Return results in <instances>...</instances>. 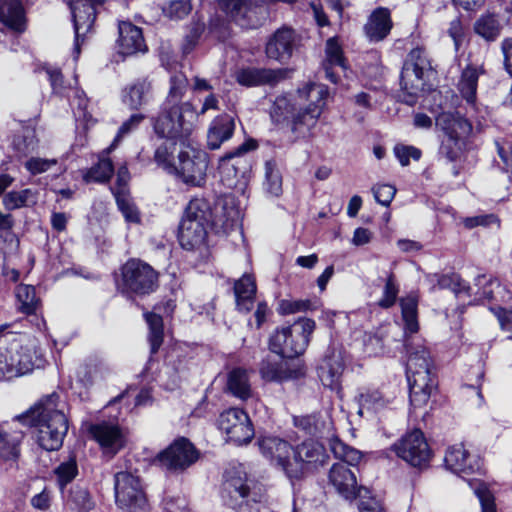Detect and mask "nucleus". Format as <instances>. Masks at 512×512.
Wrapping results in <instances>:
<instances>
[{
    "label": "nucleus",
    "instance_id": "27",
    "mask_svg": "<svg viewBox=\"0 0 512 512\" xmlns=\"http://www.w3.org/2000/svg\"><path fill=\"white\" fill-rule=\"evenodd\" d=\"M210 227L202 222L182 218L178 227L177 240L182 249L196 251L208 246Z\"/></svg>",
    "mask_w": 512,
    "mask_h": 512
},
{
    "label": "nucleus",
    "instance_id": "15",
    "mask_svg": "<svg viewBox=\"0 0 512 512\" xmlns=\"http://www.w3.org/2000/svg\"><path fill=\"white\" fill-rule=\"evenodd\" d=\"M250 479L243 464H230L223 473L220 496L225 506L236 509L251 493Z\"/></svg>",
    "mask_w": 512,
    "mask_h": 512
},
{
    "label": "nucleus",
    "instance_id": "45",
    "mask_svg": "<svg viewBox=\"0 0 512 512\" xmlns=\"http://www.w3.org/2000/svg\"><path fill=\"white\" fill-rule=\"evenodd\" d=\"M9 349L12 350L11 354L15 360V365L19 372V375H25L33 371L36 366L35 363V351H33L28 346H23L21 344L20 338L9 346Z\"/></svg>",
    "mask_w": 512,
    "mask_h": 512
},
{
    "label": "nucleus",
    "instance_id": "56",
    "mask_svg": "<svg viewBox=\"0 0 512 512\" xmlns=\"http://www.w3.org/2000/svg\"><path fill=\"white\" fill-rule=\"evenodd\" d=\"M499 280L496 278H487L486 275H479L476 278L475 285L478 287L475 292L474 301L481 304H487L488 308L494 297V285L496 286Z\"/></svg>",
    "mask_w": 512,
    "mask_h": 512
},
{
    "label": "nucleus",
    "instance_id": "44",
    "mask_svg": "<svg viewBox=\"0 0 512 512\" xmlns=\"http://www.w3.org/2000/svg\"><path fill=\"white\" fill-rule=\"evenodd\" d=\"M53 473L56 478V485L59 491L63 494L67 486L79 475L76 454L74 452L70 453L67 460L61 462L54 468Z\"/></svg>",
    "mask_w": 512,
    "mask_h": 512
},
{
    "label": "nucleus",
    "instance_id": "50",
    "mask_svg": "<svg viewBox=\"0 0 512 512\" xmlns=\"http://www.w3.org/2000/svg\"><path fill=\"white\" fill-rule=\"evenodd\" d=\"M399 292L400 285L398 283L396 274L393 271H389L386 274L384 281L382 296L376 302V305L381 309L387 310L392 308L397 302L400 304L401 298H398Z\"/></svg>",
    "mask_w": 512,
    "mask_h": 512
},
{
    "label": "nucleus",
    "instance_id": "20",
    "mask_svg": "<svg viewBox=\"0 0 512 512\" xmlns=\"http://www.w3.org/2000/svg\"><path fill=\"white\" fill-rule=\"evenodd\" d=\"M259 372L261 378L267 382L283 383L298 381L307 376V366L303 360L296 362L287 359H263Z\"/></svg>",
    "mask_w": 512,
    "mask_h": 512
},
{
    "label": "nucleus",
    "instance_id": "48",
    "mask_svg": "<svg viewBox=\"0 0 512 512\" xmlns=\"http://www.w3.org/2000/svg\"><path fill=\"white\" fill-rule=\"evenodd\" d=\"M164 362L170 366L176 373L188 370V353L179 343L173 342L164 348Z\"/></svg>",
    "mask_w": 512,
    "mask_h": 512
},
{
    "label": "nucleus",
    "instance_id": "51",
    "mask_svg": "<svg viewBox=\"0 0 512 512\" xmlns=\"http://www.w3.org/2000/svg\"><path fill=\"white\" fill-rule=\"evenodd\" d=\"M469 486L480 502L481 512H497L496 498L488 483L473 479L469 481Z\"/></svg>",
    "mask_w": 512,
    "mask_h": 512
},
{
    "label": "nucleus",
    "instance_id": "58",
    "mask_svg": "<svg viewBox=\"0 0 512 512\" xmlns=\"http://www.w3.org/2000/svg\"><path fill=\"white\" fill-rule=\"evenodd\" d=\"M265 185L271 195L280 196L282 194V176L277 169L275 160L265 162Z\"/></svg>",
    "mask_w": 512,
    "mask_h": 512
},
{
    "label": "nucleus",
    "instance_id": "35",
    "mask_svg": "<svg viewBox=\"0 0 512 512\" xmlns=\"http://www.w3.org/2000/svg\"><path fill=\"white\" fill-rule=\"evenodd\" d=\"M151 92V82L147 78H138L123 88L122 102L130 110L139 111L149 103Z\"/></svg>",
    "mask_w": 512,
    "mask_h": 512
},
{
    "label": "nucleus",
    "instance_id": "22",
    "mask_svg": "<svg viewBox=\"0 0 512 512\" xmlns=\"http://www.w3.org/2000/svg\"><path fill=\"white\" fill-rule=\"evenodd\" d=\"M345 369L341 351L334 344L328 345L317 366V376L324 387L337 390L341 387V377Z\"/></svg>",
    "mask_w": 512,
    "mask_h": 512
},
{
    "label": "nucleus",
    "instance_id": "21",
    "mask_svg": "<svg viewBox=\"0 0 512 512\" xmlns=\"http://www.w3.org/2000/svg\"><path fill=\"white\" fill-rule=\"evenodd\" d=\"M88 432L101 448L102 454L114 458L126 446V437L118 424L107 421L91 424Z\"/></svg>",
    "mask_w": 512,
    "mask_h": 512
},
{
    "label": "nucleus",
    "instance_id": "2",
    "mask_svg": "<svg viewBox=\"0 0 512 512\" xmlns=\"http://www.w3.org/2000/svg\"><path fill=\"white\" fill-rule=\"evenodd\" d=\"M15 420L22 426L37 428L36 443L48 452L61 449L69 430V418L56 391L44 395L28 410L16 415Z\"/></svg>",
    "mask_w": 512,
    "mask_h": 512
},
{
    "label": "nucleus",
    "instance_id": "42",
    "mask_svg": "<svg viewBox=\"0 0 512 512\" xmlns=\"http://www.w3.org/2000/svg\"><path fill=\"white\" fill-rule=\"evenodd\" d=\"M115 172L112 159L106 156H98V161L86 169L82 178L86 184H106L110 182Z\"/></svg>",
    "mask_w": 512,
    "mask_h": 512
},
{
    "label": "nucleus",
    "instance_id": "12",
    "mask_svg": "<svg viewBox=\"0 0 512 512\" xmlns=\"http://www.w3.org/2000/svg\"><path fill=\"white\" fill-rule=\"evenodd\" d=\"M330 457L323 444L306 439L294 446L291 481H302L326 465Z\"/></svg>",
    "mask_w": 512,
    "mask_h": 512
},
{
    "label": "nucleus",
    "instance_id": "13",
    "mask_svg": "<svg viewBox=\"0 0 512 512\" xmlns=\"http://www.w3.org/2000/svg\"><path fill=\"white\" fill-rule=\"evenodd\" d=\"M116 504L127 512H146L148 500L139 476L128 471L114 475Z\"/></svg>",
    "mask_w": 512,
    "mask_h": 512
},
{
    "label": "nucleus",
    "instance_id": "41",
    "mask_svg": "<svg viewBox=\"0 0 512 512\" xmlns=\"http://www.w3.org/2000/svg\"><path fill=\"white\" fill-rule=\"evenodd\" d=\"M66 504L74 512H90L95 508V501L89 488L79 483L68 489Z\"/></svg>",
    "mask_w": 512,
    "mask_h": 512
},
{
    "label": "nucleus",
    "instance_id": "40",
    "mask_svg": "<svg viewBox=\"0 0 512 512\" xmlns=\"http://www.w3.org/2000/svg\"><path fill=\"white\" fill-rule=\"evenodd\" d=\"M226 386L228 392L240 400L246 401L252 395L247 371L242 367H234L228 372Z\"/></svg>",
    "mask_w": 512,
    "mask_h": 512
},
{
    "label": "nucleus",
    "instance_id": "9",
    "mask_svg": "<svg viewBox=\"0 0 512 512\" xmlns=\"http://www.w3.org/2000/svg\"><path fill=\"white\" fill-rule=\"evenodd\" d=\"M201 456L200 449L188 437L177 436L151 459V464L169 474H182Z\"/></svg>",
    "mask_w": 512,
    "mask_h": 512
},
{
    "label": "nucleus",
    "instance_id": "60",
    "mask_svg": "<svg viewBox=\"0 0 512 512\" xmlns=\"http://www.w3.org/2000/svg\"><path fill=\"white\" fill-rule=\"evenodd\" d=\"M128 197L129 194L114 193L117 208L122 213L124 219L129 223L137 224L141 221L140 213L136 205Z\"/></svg>",
    "mask_w": 512,
    "mask_h": 512
},
{
    "label": "nucleus",
    "instance_id": "1",
    "mask_svg": "<svg viewBox=\"0 0 512 512\" xmlns=\"http://www.w3.org/2000/svg\"><path fill=\"white\" fill-rule=\"evenodd\" d=\"M419 301L418 290H412L400 299L409 400L416 408L428 402L436 384L435 362L430 348L424 338L415 335L420 329Z\"/></svg>",
    "mask_w": 512,
    "mask_h": 512
},
{
    "label": "nucleus",
    "instance_id": "5",
    "mask_svg": "<svg viewBox=\"0 0 512 512\" xmlns=\"http://www.w3.org/2000/svg\"><path fill=\"white\" fill-rule=\"evenodd\" d=\"M116 292L136 303L155 293L160 286V273L140 258H128L112 273Z\"/></svg>",
    "mask_w": 512,
    "mask_h": 512
},
{
    "label": "nucleus",
    "instance_id": "19",
    "mask_svg": "<svg viewBox=\"0 0 512 512\" xmlns=\"http://www.w3.org/2000/svg\"><path fill=\"white\" fill-rule=\"evenodd\" d=\"M257 445L262 456L271 465L281 469L291 481L294 446L289 441L273 435L260 436L257 439Z\"/></svg>",
    "mask_w": 512,
    "mask_h": 512
},
{
    "label": "nucleus",
    "instance_id": "49",
    "mask_svg": "<svg viewBox=\"0 0 512 512\" xmlns=\"http://www.w3.org/2000/svg\"><path fill=\"white\" fill-rule=\"evenodd\" d=\"M186 33L181 43V53L184 56L191 54L200 42L205 32L206 25L201 19L192 18L190 23L185 27Z\"/></svg>",
    "mask_w": 512,
    "mask_h": 512
},
{
    "label": "nucleus",
    "instance_id": "38",
    "mask_svg": "<svg viewBox=\"0 0 512 512\" xmlns=\"http://www.w3.org/2000/svg\"><path fill=\"white\" fill-rule=\"evenodd\" d=\"M483 70L473 64H468L462 71L458 91L468 105L474 106L477 100L479 76Z\"/></svg>",
    "mask_w": 512,
    "mask_h": 512
},
{
    "label": "nucleus",
    "instance_id": "63",
    "mask_svg": "<svg viewBox=\"0 0 512 512\" xmlns=\"http://www.w3.org/2000/svg\"><path fill=\"white\" fill-rule=\"evenodd\" d=\"M447 34L452 39L455 50L458 51L466 40V32L461 15L450 21Z\"/></svg>",
    "mask_w": 512,
    "mask_h": 512
},
{
    "label": "nucleus",
    "instance_id": "59",
    "mask_svg": "<svg viewBox=\"0 0 512 512\" xmlns=\"http://www.w3.org/2000/svg\"><path fill=\"white\" fill-rule=\"evenodd\" d=\"M33 196L30 188L20 191H10L3 197L2 203L7 211H13L22 207L29 206V198Z\"/></svg>",
    "mask_w": 512,
    "mask_h": 512
},
{
    "label": "nucleus",
    "instance_id": "61",
    "mask_svg": "<svg viewBox=\"0 0 512 512\" xmlns=\"http://www.w3.org/2000/svg\"><path fill=\"white\" fill-rule=\"evenodd\" d=\"M462 139L457 137H443L438 150L441 157L449 162H456L462 154Z\"/></svg>",
    "mask_w": 512,
    "mask_h": 512
},
{
    "label": "nucleus",
    "instance_id": "57",
    "mask_svg": "<svg viewBox=\"0 0 512 512\" xmlns=\"http://www.w3.org/2000/svg\"><path fill=\"white\" fill-rule=\"evenodd\" d=\"M192 0H169L162 7V14L174 21L183 20L192 11Z\"/></svg>",
    "mask_w": 512,
    "mask_h": 512
},
{
    "label": "nucleus",
    "instance_id": "17",
    "mask_svg": "<svg viewBox=\"0 0 512 512\" xmlns=\"http://www.w3.org/2000/svg\"><path fill=\"white\" fill-rule=\"evenodd\" d=\"M218 427L236 445L250 443L255 435L253 423L242 408L232 407L221 412Z\"/></svg>",
    "mask_w": 512,
    "mask_h": 512
},
{
    "label": "nucleus",
    "instance_id": "55",
    "mask_svg": "<svg viewBox=\"0 0 512 512\" xmlns=\"http://www.w3.org/2000/svg\"><path fill=\"white\" fill-rule=\"evenodd\" d=\"M293 424L306 435L318 437L322 432L324 421L321 419L319 414H309L303 416H295L293 418Z\"/></svg>",
    "mask_w": 512,
    "mask_h": 512
},
{
    "label": "nucleus",
    "instance_id": "53",
    "mask_svg": "<svg viewBox=\"0 0 512 512\" xmlns=\"http://www.w3.org/2000/svg\"><path fill=\"white\" fill-rule=\"evenodd\" d=\"M318 300L310 299H282L278 303L277 312L279 315L286 316L299 312L315 311L319 308Z\"/></svg>",
    "mask_w": 512,
    "mask_h": 512
},
{
    "label": "nucleus",
    "instance_id": "7",
    "mask_svg": "<svg viewBox=\"0 0 512 512\" xmlns=\"http://www.w3.org/2000/svg\"><path fill=\"white\" fill-rule=\"evenodd\" d=\"M316 322L312 318L299 317L294 323L276 327L269 336L270 352L282 359L300 360L307 350Z\"/></svg>",
    "mask_w": 512,
    "mask_h": 512
},
{
    "label": "nucleus",
    "instance_id": "23",
    "mask_svg": "<svg viewBox=\"0 0 512 512\" xmlns=\"http://www.w3.org/2000/svg\"><path fill=\"white\" fill-rule=\"evenodd\" d=\"M117 28L118 37L116 39V48L118 54L123 57H128L148 51V46L141 27H138L130 20H119Z\"/></svg>",
    "mask_w": 512,
    "mask_h": 512
},
{
    "label": "nucleus",
    "instance_id": "52",
    "mask_svg": "<svg viewBox=\"0 0 512 512\" xmlns=\"http://www.w3.org/2000/svg\"><path fill=\"white\" fill-rule=\"evenodd\" d=\"M219 6L235 22L244 27H254L246 21L247 14L251 12L250 6L245 0H219Z\"/></svg>",
    "mask_w": 512,
    "mask_h": 512
},
{
    "label": "nucleus",
    "instance_id": "33",
    "mask_svg": "<svg viewBox=\"0 0 512 512\" xmlns=\"http://www.w3.org/2000/svg\"><path fill=\"white\" fill-rule=\"evenodd\" d=\"M503 29L500 15L489 10L477 17L472 25L473 33L488 45L500 38Z\"/></svg>",
    "mask_w": 512,
    "mask_h": 512
},
{
    "label": "nucleus",
    "instance_id": "62",
    "mask_svg": "<svg viewBox=\"0 0 512 512\" xmlns=\"http://www.w3.org/2000/svg\"><path fill=\"white\" fill-rule=\"evenodd\" d=\"M11 352L9 346L0 347V381H9L20 376Z\"/></svg>",
    "mask_w": 512,
    "mask_h": 512
},
{
    "label": "nucleus",
    "instance_id": "30",
    "mask_svg": "<svg viewBox=\"0 0 512 512\" xmlns=\"http://www.w3.org/2000/svg\"><path fill=\"white\" fill-rule=\"evenodd\" d=\"M393 25L390 9L379 6L371 12L363 29L369 41L377 43L389 36Z\"/></svg>",
    "mask_w": 512,
    "mask_h": 512
},
{
    "label": "nucleus",
    "instance_id": "32",
    "mask_svg": "<svg viewBox=\"0 0 512 512\" xmlns=\"http://www.w3.org/2000/svg\"><path fill=\"white\" fill-rule=\"evenodd\" d=\"M236 128L235 119L228 113L217 115L210 123L207 131V148L217 150L232 138Z\"/></svg>",
    "mask_w": 512,
    "mask_h": 512
},
{
    "label": "nucleus",
    "instance_id": "43",
    "mask_svg": "<svg viewBox=\"0 0 512 512\" xmlns=\"http://www.w3.org/2000/svg\"><path fill=\"white\" fill-rule=\"evenodd\" d=\"M15 297L19 306L17 311L26 315H36L41 306V299L37 296L36 288L33 285L20 283L15 288Z\"/></svg>",
    "mask_w": 512,
    "mask_h": 512
},
{
    "label": "nucleus",
    "instance_id": "54",
    "mask_svg": "<svg viewBox=\"0 0 512 512\" xmlns=\"http://www.w3.org/2000/svg\"><path fill=\"white\" fill-rule=\"evenodd\" d=\"M297 106L291 100L284 96L277 97L274 105L273 111L271 113L272 118L277 123H286L290 126L294 114L297 110Z\"/></svg>",
    "mask_w": 512,
    "mask_h": 512
},
{
    "label": "nucleus",
    "instance_id": "28",
    "mask_svg": "<svg viewBox=\"0 0 512 512\" xmlns=\"http://www.w3.org/2000/svg\"><path fill=\"white\" fill-rule=\"evenodd\" d=\"M426 65L411 64V69L404 66L400 74V87L402 92V102L414 106L420 93L425 91L426 83L424 81V69Z\"/></svg>",
    "mask_w": 512,
    "mask_h": 512
},
{
    "label": "nucleus",
    "instance_id": "14",
    "mask_svg": "<svg viewBox=\"0 0 512 512\" xmlns=\"http://www.w3.org/2000/svg\"><path fill=\"white\" fill-rule=\"evenodd\" d=\"M65 3L73 23L74 51L79 54L86 35L94 33L99 8L104 6L106 0H65Z\"/></svg>",
    "mask_w": 512,
    "mask_h": 512
},
{
    "label": "nucleus",
    "instance_id": "25",
    "mask_svg": "<svg viewBox=\"0 0 512 512\" xmlns=\"http://www.w3.org/2000/svg\"><path fill=\"white\" fill-rule=\"evenodd\" d=\"M287 68L243 67L236 73V82L244 87L274 86L287 78Z\"/></svg>",
    "mask_w": 512,
    "mask_h": 512
},
{
    "label": "nucleus",
    "instance_id": "29",
    "mask_svg": "<svg viewBox=\"0 0 512 512\" xmlns=\"http://www.w3.org/2000/svg\"><path fill=\"white\" fill-rule=\"evenodd\" d=\"M19 423L12 419V422L0 423V458L3 461L17 462L20 457V445L24 438V432L17 427Z\"/></svg>",
    "mask_w": 512,
    "mask_h": 512
},
{
    "label": "nucleus",
    "instance_id": "46",
    "mask_svg": "<svg viewBox=\"0 0 512 512\" xmlns=\"http://www.w3.org/2000/svg\"><path fill=\"white\" fill-rule=\"evenodd\" d=\"M189 86L186 75L182 72L174 73L169 78V90L164 105H183L182 99L185 96Z\"/></svg>",
    "mask_w": 512,
    "mask_h": 512
},
{
    "label": "nucleus",
    "instance_id": "24",
    "mask_svg": "<svg viewBox=\"0 0 512 512\" xmlns=\"http://www.w3.org/2000/svg\"><path fill=\"white\" fill-rule=\"evenodd\" d=\"M328 483L345 500L353 501L361 497L365 487L359 485L355 472L344 463H334L328 472Z\"/></svg>",
    "mask_w": 512,
    "mask_h": 512
},
{
    "label": "nucleus",
    "instance_id": "31",
    "mask_svg": "<svg viewBox=\"0 0 512 512\" xmlns=\"http://www.w3.org/2000/svg\"><path fill=\"white\" fill-rule=\"evenodd\" d=\"M27 16L21 0H0V23L8 30L23 34L27 30Z\"/></svg>",
    "mask_w": 512,
    "mask_h": 512
},
{
    "label": "nucleus",
    "instance_id": "26",
    "mask_svg": "<svg viewBox=\"0 0 512 512\" xmlns=\"http://www.w3.org/2000/svg\"><path fill=\"white\" fill-rule=\"evenodd\" d=\"M444 464L450 471L459 475H471L480 472L482 460L472 455L464 445H453L445 453Z\"/></svg>",
    "mask_w": 512,
    "mask_h": 512
},
{
    "label": "nucleus",
    "instance_id": "3",
    "mask_svg": "<svg viewBox=\"0 0 512 512\" xmlns=\"http://www.w3.org/2000/svg\"><path fill=\"white\" fill-rule=\"evenodd\" d=\"M197 119V109L191 101L183 105L161 104L157 113L149 118L153 135L160 141L153 157L165 153V149L168 152L188 143Z\"/></svg>",
    "mask_w": 512,
    "mask_h": 512
},
{
    "label": "nucleus",
    "instance_id": "16",
    "mask_svg": "<svg viewBox=\"0 0 512 512\" xmlns=\"http://www.w3.org/2000/svg\"><path fill=\"white\" fill-rule=\"evenodd\" d=\"M302 37L290 26L277 28L265 43V55L269 60L281 65L290 63L295 52L301 46Z\"/></svg>",
    "mask_w": 512,
    "mask_h": 512
},
{
    "label": "nucleus",
    "instance_id": "11",
    "mask_svg": "<svg viewBox=\"0 0 512 512\" xmlns=\"http://www.w3.org/2000/svg\"><path fill=\"white\" fill-rule=\"evenodd\" d=\"M299 98L310 103L305 108H297L290 124L293 133H301L313 127L326 106L329 87L316 82H306L297 89Z\"/></svg>",
    "mask_w": 512,
    "mask_h": 512
},
{
    "label": "nucleus",
    "instance_id": "37",
    "mask_svg": "<svg viewBox=\"0 0 512 512\" xmlns=\"http://www.w3.org/2000/svg\"><path fill=\"white\" fill-rule=\"evenodd\" d=\"M436 126L443 131L445 137L451 136L459 139L472 130L470 121L458 112L443 111L439 113L436 117Z\"/></svg>",
    "mask_w": 512,
    "mask_h": 512
},
{
    "label": "nucleus",
    "instance_id": "10",
    "mask_svg": "<svg viewBox=\"0 0 512 512\" xmlns=\"http://www.w3.org/2000/svg\"><path fill=\"white\" fill-rule=\"evenodd\" d=\"M396 457L409 467L424 471L431 466L434 452L420 428L407 430L389 447Z\"/></svg>",
    "mask_w": 512,
    "mask_h": 512
},
{
    "label": "nucleus",
    "instance_id": "47",
    "mask_svg": "<svg viewBox=\"0 0 512 512\" xmlns=\"http://www.w3.org/2000/svg\"><path fill=\"white\" fill-rule=\"evenodd\" d=\"M323 64L340 67L344 72L350 68L342 44L338 36L327 39L325 43V59Z\"/></svg>",
    "mask_w": 512,
    "mask_h": 512
},
{
    "label": "nucleus",
    "instance_id": "6",
    "mask_svg": "<svg viewBox=\"0 0 512 512\" xmlns=\"http://www.w3.org/2000/svg\"><path fill=\"white\" fill-rule=\"evenodd\" d=\"M239 209L227 197L217 196L213 202L204 197H193L182 218L202 222L215 234H228L239 220Z\"/></svg>",
    "mask_w": 512,
    "mask_h": 512
},
{
    "label": "nucleus",
    "instance_id": "4",
    "mask_svg": "<svg viewBox=\"0 0 512 512\" xmlns=\"http://www.w3.org/2000/svg\"><path fill=\"white\" fill-rule=\"evenodd\" d=\"M158 168L190 187H203L207 180L209 154L201 149L178 147L153 157Z\"/></svg>",
    "mask_w": 512,
    "mask_h": 512
},
{
    "label": "nucleus",
    "instance_id": "39",
    "mask_svg": "<svg viewBox=\"0 0 512 512\" xmlns=\"http://www.w3.org/2000/svg\"><path fill=\"white\" fill-rule=\"evenodd\" d=\"M359 405V415H363V410L372 413H378L385 410L391 403L379 389L364 388L356 397Z\"/></svg>",
    "mask_w": 512,
    "mask_h": 512
},
{
    "label": "nucleus",
    "instance_id": "34",
    "mask_svg": "<svg viewBox=\"0 0 512 512\" xmlns=\"http://www.w3.org/2000/svg\"><path fill=\"white\" fill-rule=\"evenodd\" d=\"M235 309L241 314H248L254 308L257 285L252 274H243L234 282Z\"/></svg>",
    "mask_w": 512,
    "mask_h": 512
},
{
    "label": "nucleus",
    "instance_id": "8",
    "mask_svg": "<svg viewBox=\"0 0 512 512\" xmlns=\"http://www.w3.org/2000/svg\"><path fill=\"white\" fill-rule=\"evenodd\" d=\"M258 147V141L248 137L242 144L219 158L217 169L220 182L225 188L237 193L245 192L251 177L252 165L244 156Z\"/></svg>",
    "mask_w": 512,
    "mask_h": 512
},
{
    "label": "nucleus",
    "instance_id": "36",
    "mask_svg": "<svg viewBox=\"0 0 512 512\" xmlns=\"http://www.w3.org/2000/svg\"><path fill=\"white\" fill-rule=\"evenodd\" d=\"M428 281L432 284L430 291L449 290L456 297L461 294L471 296V286L469 282L464 280L462 276L454 271L449 273H433L427 276Z\"/></svg>",
    "mask_w": 512,
    "mask_h": 512
},
{
    "label": "nucleus",
    "instance_id": "18",
    "mask_svg": "<svg viewBox=\"0 0 512 512\" xmlns=\"http://www.w3.org/2000/svg\"><path fill=\"white\" fill-rule=\"evenodd\" d=\"M176 307V299L165 297L157 302L151 311H145L143 313L144 319L148 325L147 339L150 347L149 362L153 360V357L159 352L164 343L163 315L172 318Z\"/></svg>",
    "mask_w": 512,
    "mask_h": 512
},
{
    "label": "nucleus",
    "instance_id": "64",
    "mask_svg": "<svg viewBox=\"0 0 512 512\" xmlns=\"http://www.w3.org/2000/svg\"><path fill=\"white\" fill-rule=\"evenodd\" d=\"M394 154L403 167L410 164V159L419 161L422 157V151L419 148L403 144H398L394 147Z\"/></svg>",
    "mask_w": 512,
    "mask_h": 512
}]
</instances>
